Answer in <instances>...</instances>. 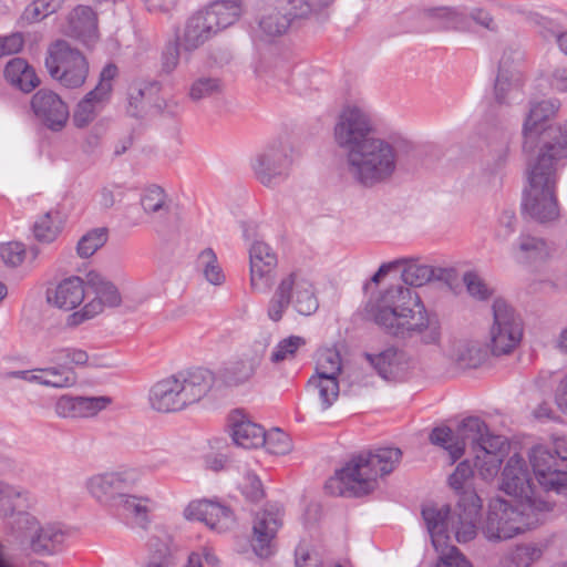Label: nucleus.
Returning a JSON list of instances; mask_svg holds the SVG:
<instances>
[{"mask_svg":"<svg viewBox=\"0 0 567 567\" xmlns=\"http://www.w3.org/2000/svg\"><path fill=\"white\" fill-rule=\"evenodd\" d=\"M543 512H532L526 506H513L508 501L496 497L488 504L486 518L481 527L488 542L511 539L539 523Z\"/></svg>","mask_w":567,"mask_h":567,"instance_id":"10","label":"nucleus"},{"mask_svg":"<svg viewBox=\"0 0 567 567\" xmlns=\"http://www.w3.org/2000/svg\"><path fill=\"white\" fill-rule=\"evenodd\" d=\"M6 81L13 87L30 93L41 83L34 68L22 58H13L3 69Z\"/></svg>","mask_w":567,"mask_h":567,"instance_id":"29","label":"nucleus"},{"mask_svg":"<svg viewBox=\"0 0 567 567\" xmlns=\"http://www.w3.org/2000/svg\"><path fill=\"white\" fill-rule=\"evenodd\" d=\"M241 13L237 0H223L209 4L189 17L177 35L178 45L185 53H193L215 37L220 30L233 24Z\"/></svg>","mask_w":567,"mask_h":567,"instance_id":"7","label":"nucleus"},{"mask_svg":"<svg viewBox=\"0 0 567 567\" xmlns=\"http://www.w3.org/2000/svg\"><path fill=\"white\" fill-rule=\"evenodd\" d=\"M290 306L301 316H311L319 308L313 284L300 271L289 272L277 284L267 306L269 320L279 322Z\"/></svg>","mask_w":567,"mask_h":567,"instance_id":"8","label":"nucleus"},{"mask_svg":"<svg viewBox=\"0 0 567 567\" xmlns=\"http://www.w3.org/2000/svg\"><path fill=\"white\" fill-rule=\"evenodd\" d=\"M290 164L286 148L270 147L256 157L254 171L262 184L269 185L272 177L284 174Z\"/></svg>","mask_w":567,"mask_h":567,"instance_id":"28","label":"nucleus"},{"mask_svg":"<svg viewBox=\"0 0 567 567\" xmlns=\"http://www.w3.org/2000/svg\"><path fill=\"white\" fill-rule=\"evenodd\" d=\"M511 135L507 130L493 128L486 134L488 155L496 165H503L509 156Z\"/></svg>","mask_w":567,"mask_h":567,"instance_id":"44","label":"nucleus"},{"mask_svg":"<svg viewBox=\"0 0 567 567\" xmlns=\"http://www.w3.org/2000/svg\"><path fill=\"white\" fill-rule=\"evenodd\" d=\"M261 446L274 455H286L292 451L291 439L278 427H272L268 432L265 431V443Z\"/></svg>","mask_w":567,"mask_h":567,"instance_id":"50","label":"nucleus"},{"mask_svg":"<svg viewBox=\"0 0 567 567\" xmlns=\"http://www.w3.org/2000/svg\"><path fill=\"white\" fill-rule=\"evenodd\" d=\"M365 317L386 334L399 339L421 336L429 344L441 339L440 327L431 319L419 293L402 285L392 286L369 301Z\"/></svg>","mask_w":567,"mask_h":567,"instance_id":"3","label":"nucleus"},{"mask_svg":"<svg viewBox=\"0 0 567 567\" xmlns=\"http://www.w3.org/2000/svg\"><path fill=\"white\" fill-rule=\"evenodd\" d=\"M342 371L340 353L334 348L320 349L316 355L315 373L318 377H334L338 379Z\"/></svg>","mask_w":567,"mask_h":567,"instance_id":"45","label":"nucleus"},{"mask_svg":"<svg viewBox=\"0 0 567 567\" xmlns=\"http://www.w3.org/2000/svg\"><path fill=\"white\" fill-rule=\"evenodd\" d=\"M112 400L109 396H80V419H87L97 415L105 410Z\"/></svg>","mask_w":567,"mask_h":567,"instance_id":"57","label":"nucleus"},{"mask_svg":"<svg viewBox=\"0 0 567 567\" xmlns=\"http://www.w3.org/2000/svg\"><path fill=\"white\" fill-rule=\"evenodd\" d=\"M265 346L249 348L231 357L219 370L220 381L226 386H239L248 383L264 359Z\"/></svg>","mask_w":567,"mask_h":567,"instance_id":"19","label":"nucleus"},{"mask_svg":"<svg viewBox=\"0 0 567 567\" xmlns=\"http://www.w3.org/2000/svg\"><path fill=\"white\" fill-rule=\"evenodd\" d=\"M117 73L118 70L115 64H106L100 73L99 83L84 95V99H90V102L94 106L102 110L104 104L110 100L113 90L112 81L117 76Z\"/></svg>","mask_w":567,"mask_h":567,"instance_id":"37","label":"nucleus"},{"mask_svg":"<svg viewBox=\"0 0 567 567\" xmlns=\"http://www.w3.org/2000/svg\"><path fill=\"white\" fill-rule=\"evenodd\" d=\"M0 257L7 266L17 268L27 257L25 246L20 241L4 243L0 246Z\"/></svg>","mask_w":567,"mask_h":567,"instance_id":"55","label":"nucleus"},{"mask_svg":"<svg viewBox=\"0 0 567 567\" xmlns=\"http://www.w3.org/2000/svg\"><path fill=\"white\" fill-rule=\"evenodd\" d=\"M551 102L533 105L523 124V153L527 158L524 209L544 223L558 216L555 196L558 163L567 158V122L549 125Z\"/></svg>","mask_w":567,"mask_h":567,"instance_id":"1","label":"nucleus"},{"mask_svg":"<svg viewBox=\"0 0 567 567\" xmlns=\"http://www.w3.org/2000/svg\"><path fill=\"white\" fill-rule=\"evenodd\" d=\"M474 471L472 468L471 463L465 460L457 464L454 472L449 476V485L455 492L460 493V497L464 492L468 491L466 488L467 484L473 478Z\"/></svg>","mask_w":567,"mask_h":567,"instance_id":"52","label":"nucleus"},{"mask_svg":"<svg viewBox=\"0 0 567 567\" xmlns=\"http://www.w3.org/2000/svg\"><path fill=\"white\" fill-rule=\"evenodd\" d=\"M85 297V282L76 276L63 279L54 288L47 291L48 303L65 311L75 309Z\"/></svg>","mask_w":567,"mask_h":567,"instance_id":"26","label":"nucleus"},{"mask_svg":"<svg viewBox=\"0 0 567 567\" xmlns=\"http://www.w3.org/2000/svg\"><path fill=\"white\" fill-rule=\"evenodd\" d=\"M117 73L118 70L115 64H106L100 73L99 83L84 95V99H90V102L94 106L102 110L104 104L110 100L113 90L112 81L117 76Z\"/></svg>","mask_w":567,"mask_h":567,"instance_id":"38","label":"nucleus"},{"mask_svg":"<svg viewBox=\"0 0 567 567\" xmlns=\"http://www.w3.org/2000/svg\"><path fill=\"white\" fill-rule=\"evenodd\" d=\"M44 68L51 79L66 89L81 87L90 71L86 56L64 39H55L48 44Z\"/></svg>","mask_w":567,"mask_h":567,"instance_id":"11","label":"nucleus"},{"mask_svg":"<svg viewBox=\"0 0 567 567\" xmlns=\"http://www.w3.org/2000/svg\"><path fill=\"white\" fill-rule=\"evenodd\" d=\"M89 289H86L87 302L79 311L68 316L66 324L76 327L102 313L105 308L116 307L122 298L117 288L101 275L90 274Z\"/></svg>","mask_w":567,"mask_h":567,"instance_id":"15","label":"nucleus"},{"mask_svg":"<svg viewBox=\"0 0 567 567\" xmlns=\"http://www.w3.org/2000/svg\"><path fill=\"white\" fill-rule=\"evenodd\" d=\"M238 486L243 495L251 502H258L265 496L264 485L252 472H246L240 477Z\"/></svg>","mask_w":567,"mask_h":567,"instance_id":"53","label":"nucleus"},{"mask_svg":"<svg viewBox=\"0 0 567 567\" xmlns=\"http://www.w3.org/2000/svg\"><path fill=\"white\" fill-rule=\"evenodd\" d=\"M457 432L462 441L472 443V450L482 445L486 439L495 437L496 435L489 434L488 429L484 421L476 416L464 419L457 426Z\"/></svg>","mask_w":567,"mask_h":567,"instance_id":"42","label":"nucleus"},{"mask_svg":"<svg viewBox=\"0 0 567 567\" xmlns=\"http://www.w3.org/2000/svg\"><path fill=\"white\" fill-rule=\"evenodd\" d=\"M250 287L257 292H267L272 286L277 256L268 244L257 240L249 249Z\"/></svg>","mask_w":567,"mask_h":567,"instance_id":"20","label":"nucleus"},{"mask_svg":"<svg viewBox=\"0 0 567 567\" xmlns=\"http://www.w3.org/2000/svg\"><path fill=\"white\" fill-rule=\"evenodd\" d=\"M109 238L106 227L93 228L85 233L76 244V254L80 258H90L102 248Z\"/></svg>","mask_w":567,"mask_h":567,"instance_id":"47","label":"nucleus"},{"mask_svg":"<svg viewBox=\"0 0 567 567\" xmlns=\"http://www.w3.org/2000/svg\"><path fill=\"white\" fill-rule=\"evenodd\" d=\"M482 506V499L475 491L464 492L453 509L449 506H425L422 517L433 548H456L452 544V535L460 544L473 540L477 535Z\"/></svg>","mask_w":567,"mask_h":567,"instance_id":"5","label":"nucleus"},{"mask_svg":"<svg viewBox=\"0 0 567 567\" xmlns=\"http://www.w3.org/2000/svg\"><path fill=\"white\" fill-rule=\"evenodd\" d=\"M65 216L56 208L39 215L32 226L34 238L41 244H52L62 234Z\"/></svg>","mask_w":567,"mask_h":567,"instance_id":"30","label":"nucleus"},{"mask_svg":"<svg viewBox=\"0 0 567 567\" xmlns=\"http://www.w3.org/2000/svg\"><path fill=\"white\" fill-rule=\"evenodd\" d=\"M100 111L90 102V99L83 97L73 112L72 122L75 127L85 128L95 121Z\"/></svg>","mask_w":567,"mask_h":567,"instance_id":"54","label":"nucleus"},{"mask_svg":"<svg viewBox=\"0 0 567 567\" xmlns=\"http://www.w3.org/2000/svg\"><path fill=\"white\" fill-rule=\"evenodd\" d=\"M231 437L238 446L257 449L265 443V430L249 420H241L233 425Z\"/></svg>","mask_w":567,"mask_h":567,"instance_id":"35","label":"nucleus"},{"mask_svg":"<svg viewBox=\"0 0 567 567\" xmlns=\"http://www.w3.org/2000/svg\"><path fill=\"white\" fill-rule=\"evenodd\" d=\"M306 346V339L300 336H289L281 339L269 354L271 363L278 364L286 360H292L298 351Z\"/></svg>","mask_w":567,"mask_h":567,"instance_id":"49","label":"nucleus"},{"mask_svg":"<svg viewBox=\"0 0 567 567\" xmlns=\"http://www.w3.org/2000/svg\"><path fill=\"white\" fill-rule=\"evenodd\" d=\"M24 35L21 32L0 35V59L20 53L24 48Z\"/></svg>","mask_w":567,"mask_h":567,"instance_id":"62","label":"nucleus"},{"mask_svg":"<svg viewBox=\"0 0 567 567\" xmlns=\"http://www.w3.org/2000/svg\"><path fill=\"white\" fill-rule=\"evenodd\" d=\"M64 33L93 49L100 40L96 13L87 6L75 7L66 17Z\"/></svg>","mask_w":567,"mask_h":567,"instance_id":"24","label":"nucleus"},{"mask_svg":"<svg viewBox=\"0 0 567 567\" xmlns=\"http://www.w3.org/2000/svg\"><path fill=\"white\" fill-rule=\"evenodd\" d=\"M364 358L384 380H396L410 369V359L395 347H388L375 353H365Z\"/></svg>","mask_w":567,"mask_h":567,"instance_id":"25","label":"nucleus"},{"mask_svg":"<svg viewBox=\"0 0 567 567\" xmlns=\"http://www.w3.org/2000/svg\"><path fill=\"white\" fill-rule=\"evenodd\" d=\"M532 472L546 492L567 494V439L533 445L527 452Z\"/></svg>","mask_w":567,"mask_h":567,"instance_id":"9","label":"nucleus"},{"mask_svg":"<svg viewBox=\"0 0 567 567\" xmlns=\"http://www.w3.org/2000/svg\"><path fill=\"white\" fill-rule=\"evenodd\" d=\"M140 472L126 467L113 472H104L90 476L85 482L87 493L101 504L114 506L122 488L135 485L140 481Z\"/></svg>","mask_w":567,"mask_h":567,"instance_id":"16","label":"nucleus"},{"mask_svg":"<svg viewBox=\"0 0 567 567\" xmlns=\"http://www.w3.org/2000/svg\"><path fill=\"white\" fill-rule=\"evenodd\" d=\"M80 396L61 395L54 405L58 416L63 419H80Z\"/></svg>","mask_w":567,"mask_h":567,"instance_id":"60","label":"nucleus"},{"mask_svg":"<svg viewBox=\"0 0 567 567\" xmlns=\"http://www.w3.org/2000/svg\"><path fill=\"white\" fill-rule=\"evenodd\" d=\"M281 524L278 511L262 509L256 513L250 546L257 556L269 557L274 553L275 538Z\"/></svg>","mask_w":567,"mask_h":567,"instance_id":"23","label":"nucleus"},{"mask_svg":"<svg viewBox=\"0 0 567 567\" xmlns=\"http://www.w3.org/2000/svg\"><path fill=\"white\" fill-rule=\"evenodd\" d=\"M333 138L346 153V172L358 184L372 187L394 174V147L374 135L370 114L359 105L347 104L341 109L334 123Z\"/></svg>","mask_w":567,"mask_h":567,"instance_id":"2","label":"nucleus"},{"mask_svg":"<svg viewBox=\"0 0 567 567\" xmlns=\"http://www.w3.org/2000/svg\"><path fill=\"white\" fill-rule=\"evenodd\" d=\"M214 385V374L203 368L178 371L155 382L148 394L154 411H182L203 400Z\"/></svg>","mask_w":567,"mask_h":567,"instance_id":"6","label":"nucleus"},{"mask_svg":"<svg viewBox=\"0 0 567 567\" xmlns=\"http://www.w3.org/2000/svg\"><path fill=\"white\" fill-rule=\"evenodd\" d=\"M499 489L528 511L547 513L551 509V504L537 495L527 463L518 453L507 458L501 472Z\"/></svg>","mask_w":567,"mask_h":567,"instance_id":"13","label":"nucleus"},{"mask_svg":"<svg viewBox=\"0 0 567 567\" xmlns=\"http://www.w3.org/2000/svg\"><path fill=\"white\" fill-rule=\"evenodd\" d=\"M123 197V187L121 184L111 182L104 184L96 194V206L106 210L114 207L117 199Z\"/></svg>","mask_w":567,"mask_h":567,"instance_id":"56","label":"nucleus"},{"mask_svg":"<svg viewBox=\"0 0 567 567\" xmlns=\"http://www.w3.org/2000/svg\"><path fill=\"white\" fill-rule=\"evenodd\" d=\"M429 440L433 445L444 449L449 453L452 463L461 458L465 452V443L457 430L452 431L449 426L434 427L429 435Z\"/></svg>","mask_w":567,"mask_h":567,"instance_id":"34","label":"nucleus"},{"mask_svg":"<svg viewBox=\"0 0 567 567\" xmlns=\"http://www.w3.org/2000/svg\"><path fill=\"white\" fill-rule=\"evenodd\" d=\"M493 323L489 328V348L493 354L511 353L520 342L523 324L514 309L504 300L493 302Z\"/></svg>","mask_w":567,"mask_h":567,"instance_id":"14","label":"nucleus"},{"mask_svg":"<svg viewBox=\"0 0 567 567\" xmlns=\"http://www.w3.org/2000/svg\"><path fill=\"white\" fill-rule=\"evenodd\" d=\"M141 205L148 216H164L169 213V199L165 190L157 185L147 186L142 196Z\"/></svg>","mask_w":567,"mask_h":567,"instance_id":"41","label":"nucleus"},{"mask_svg":"<svg viewBox=\"0 0 567 567\" xmlns=\"http://www.w3.org/2000/svg\"><path fill=\"white\" fill-rule=\"evenodd\" d=\"M511 58L506 53L501 59V70L495 82V95L499 102L518 93L522 89V78L517 72H508L503 68L507 65Z\"/></svg>","mask_w":567,"mask_h":567,"instance_id":"36","label":"nucleus"},{"mask_svg":"<svg viewBox=\"0 0 567 567\" xmlns=\"http://www.w3.org/2000/svg\"><path fill=\"white\" fill-rule=\"evenodd\" d=\"M31 110L37 120L53 132L62 131L70 117L66 103L51 90L41 89L31 97Z\"/></svg>","mask_w":567,"mask_h":567,"instance_id":"18","label":"nucleus"},{"mask_svg":"<svg viewBox=\"0 0 567 567\" xmlns=\"http://www.w3.org/2000/svg\"><path fill=\"white\" fill-rule=\"evenodd\" d=\"M548 81L551 87L557 91H567V60L556 59L550 62L547 71Z\"/></svg>","mask_w":567,"mask_h":567,"instance_id":"58","label":"nucleus"},{"mask_svg":"<svg viewBox=\"0 0 567 567\" xmlns=\"http://www.w3.org/2000/svg\"><path fill=\"white\" fill-rule=\"evenodd\" d=\"M333 0H267L260 9L259 27L268 37L284 34L292 19L319 14Z\"/></svg>","mask_w":567,"mask_h":567,"instance_id":"12","label":"nucleus"},{"mask_svg":"<svg viewBox=\"0 0 567 567\" xmlns=\"http://www.w3.org/2000/svg\"><path fill=\"white\" fill-rule=\"evenodd\" d=\"M14 530L22 542H28L35 553H49L63 539V532L53 524L41 525L29 514H19L14 522Z\"/></svg>","mask_w":567,"mask_h":567,"instance_id":"17","label":"nucleus"},{"mask_svg":"<svg viewBox=\"0 0 567 567\" xmlns=\"http://www.w3.org/2000/svg\"><path fill=\"white\" fill-rule=\"evenodd\" d=\"M65 0H33L29 3L22 14L21 21L25 24L41 22L47 17L58 12Z\"/></svg>","mask_w":567,"mask_h":567,"instance_id":"46","label":"nucleus"},{"mask_svg":"<svg viewBox=\"0 0 567 567\" xmlns=\"http://www.w3.org/2000/svg\"><path fill=\"white\" fill-rule=\"evenodd\" d=\"M509 447V442L502 435L486 439L482 445L474 447L475 467L483 480L492 481L497 476Z\"/></svg>","mask_w":567,"mask_h":567,"instance_id":"22","label":"nucleus"},{"mask_svg":"<svg viewBox=\"0 0 567 567\" xmlns=\"http://www.w3.org/2000/svg\"><path fill=\"white\" fill-rule=\"evenodd\" d=\"M402 452L398 447H381L353 456L330 477L324 488L333 496H361L379 487V482L398 466Z\"/></svg>","mask_w":567,"mask_h":567,"instance_id":"4","label":"nucleus"},{"mask_svg":"<svg viewBox=\"0 0 567 567\" xmlns=\"http://www.w3.org/2000/svg\"><path fill=\"white\" fill-rule=\"evenodd\" d=\"M296 567H320L317 553L306 544H300L296 549Z\"/></svg>","mask_w":567,"mask_h":567,"instance_id":"64","label":"nucleus"},{"mask_svg":"<svg viewBox=\"0 0 567 567\" xmlns=\"http://www.w3.org/2000/svg\"><path fill=\"white\" fill-rule=\"evenodd\" d=\"M197 267L205 280L213 286H221L225 282V274L212 248H205L197 257Z\"/></svg>","mask_w":567,"mask_h":567,"instance_id":"43","label":"nucleus"},{"mask_svg":"<svg viewBox=\"0 0 567 567\" xmlns=\"http://www.w3.org/2000/svg\"><path fill=\"white\" fill-rule=\"evenodd\" d=\"M543 556V549L536 545H519L506 553L498 567H530Z\"/></svg>","mask_w":567,"mask_h":567,"instance_id":"39","label":"nucleus"},{"mask_svg":"<svg viewBox=\"0 0 567 567\" xmlns=\"http://www.w3.org/2000/svg\"><path fill=\"white\" fill-rule=\"evenodd\" d=\"M89 354L86 351L78 348H62L55 351L54 361L64 367L75 365L82 367L89 363Z\"/></svg>","mask_w":567,"mask_h":567,"instance_id":"59","label":"nucleus"},{"mask_svg":"<svg viewBox=\"0 0 567 567\" xmlns=\"http://www.w3.org/2000/svg\"><path fill=\"white\" fill-rule=\"evenodd\" d=\"M435 551L440 555L435 567H472L471 561L458 548H446Z\"/></svg>","mask_w":567,"mask_h":567,"instance_id":"61","label":"nucleus"},{"mask_svg":"<svg viewBox=\"0 0 567 567\" xmlns=\"http://www.w3.org/2000/svg\"><path fill=\"white\" fill-rule=\"evenodd\" d=\"M185 517L204 523L217 533H225L235 526L236 517L233 511L212 499H197L186 507Z\"/></svg>","mask_w":567,"mask_h":567,"instance_id":"21","label":"nucleus"},{"mask_svg":"<svg viewBox=\"0 0 567 567\" xmlns=\"http://www.w3.org/2000/svg\"><path fill=\"white\" fill-rule=\"evenodd\" d=\"M150 504L151 499L146 496L123 493L117 496V502L114 506L130 515L141 528H146L150 523Z\"/></svg>","mask_w":567,"mask_h":567,"instance_id":"33","label":"nucleus"},{"mask_svg":"<svg viewBox=\"0 0 567 567\" xmlns=\"http://www.w3.org/2000/svg\"><path fill=\"white\" fill-rule=\"evenodd\" d=\"M434 276L431 266L416 262H408L402 270L401 278L405 285L421 287L427 284Z\"/></svg>","mask_w":567,"mask_h":567,"instance_id":"51","label":"nucleus"},{"mask_svg":"<svg viewBox=\"0 0 567 567\" xmlns=\"http://www.w3.org/2000/svg\"><path fill=\"white\" fill-rule=\"evenodd\" d=\"M76 382L78 375L75 371L61 363L37 369V384L55 389H69L74 386Z\"/></svg>","mask_w":567,"mask_h":567,"instance_id":"31","label":"nucleus"},{"mask_svg":"<svg viewBox=\"0 0 567 567\" xmlns=\"http://www.w3.org/2000/svg\"><path fill=\"white\" fill-rule=\"evenodd\" d=\"M449 355L457 368L475 369L485 362L487 353L478 343L463 341L454 344Z\"/></svg>","mask_w":567,"mask_h":567,"instance_id":"32","label":"nucleus"},{"mask_svg":"<svg viewBox=\"0 0 567 567\" xmlns=\"http://www.w3.org/2000/svg\"><path fill=\"white\" fill-rule=\"evenodd\" d=\"M519 250L526 259H535L547 254L545 241L529 236L520 238Z\"/></svg>","mask_w":567,"mask_h":567,"instance_id":"63","label":"nucleus"},{"mask_svg":"<svg viewBox=\"0 0 567 567\" xmlns=\"http://www.w3.org/2000/svg\"><path fill=\"white\" fill-rule=\"evenodd\" d=\"M223 92V82L215 76H200L192 82L188 96L193 102L213 97Z\"/></svg>","mask_w":567,"mask_h":567,"instance_id":"48","label":"nucleus"},{"mask_svg":"<svg viewBox=\"0 0 567 567\" xmlns=\"http://www.w3.org/2000/svg\"><path fill=\"white\" fill-rule=\"evenodd\" d=\"M145 560L175 565V556L172 548V538L164 532L153 534L148 539V553Z\"/></svg>","mask_w":567,"mask_h":567,"instance_id":"40","label":"nucleus"},{"mask_svg":"<svg viewBox=\"0 0 567 567\" xmlns=\"http://www.w3.org/2000/svg\"><path fill=\"white\" fill-rule=\"evenodd\" d=\"M309 406L313 413L329 410L339 398V381L334 377L311 375L307 383Z\"/></svg>","mask_w":567,"mask_h":567,"instance_id":"27","label":"nucleus"}]
</instances>
